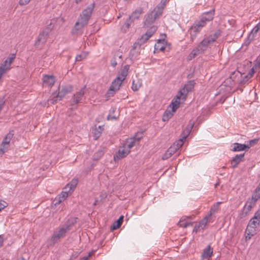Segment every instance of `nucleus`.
<instances>
[{
	"label": "nucleus",
	"instance_id": "nucleus-29",
	"mask_svg": "<svg viewBox=\"0 0 260 260\" xmlns=\"http://www.w3.org/2000/svg\"><path fill=\"white\" fill-rule=\"evenodd\" d=\"M213 251L210 246H208L203 251L202 256L203 258H209L212 255Z\"/></svg>",
	"mask_w": 260,
	"mask_h": 260
},
{
	"label": "nucleus",
	"instance_id": "nucleus-33",
	"mask_svg": "<svg viewBox=\"0 0 260 260\" xmlns=\"http://www.w3.org/2000/svg\"><path fill=\"white\" fill-rule=\"evenodd\" d=\"M123 216H121L113 224V225L111 226V229L113 230H116L117 229L119 228L123 221Z\"/></svg>",
	"mask_w": 260,
	"mask_h": 260
},
{
	"label": "nucleus",
	"instance_id": "nucleus-12",
	"mask_svg": "<svg viewBox=\"0 0 260 260\" xmlns=\"http://www.w3.org/2000/svg\"><path fill=\"white\" fill-rule=\"evenodd\" d=\"M13 135V133L10 132L4 138L0 147V152H1L2 154L8 149L9 144Z\"/></svg>",
	"mask_w": 260,
	"mask_h": 260
},
{
	"label": "nucleus",
	"instance_id": "nucleus-52",
	"mask_svg": "<svg viewBox=\"0 0 260 260\" xmlns=\"http://www.w3.org/2000/svg\"><path fill=\"white\" fill-rule=\"evenodd\" d=\"M30 0H20L19 4L21 6L26 5L27 4Z\"/></svg>",
	"mask_w": 260,
	"mask_h": 260
},
{
	"label": "nucleus",
	"instance_id": "nucleus-55",
	"mask_svg": "<svg viewBox=\"0 0 260 260\" xmlns=\"http://www.w3.org/2000/svg\"><path fill=\"white\" fill-rule=\"evenodd\" d=\"M250 78H249V77H247V75H245L243 79V82H247Z\"/></svg>",
	"mask_w": 260,
	"mask_h": 260
},
{
	"label": "nucleus",
	"instance_id": "nucleus-48",
	"mask_svg": "<svg viewBox=\"0 0 260 260\" xmlns=\"http://www.w3.org/2000/svg\"><path fill=\"white\" fill-rule=\"evenodd\" d=\"M140 87V85H138L137 84H135V82L133 81V84H132V89L134 91H137L139 89Z\"/></svg>",
	"mask_w": 260,
	"mask_h": 260
},
{
	"label": "nucleus",
	"instance_id": "nucleus-44",
	"mask_svg": "<svg viewBox=\"0 0 260 260\" xmlns=\"http://www.w3.org/2000/svg\"><path fill=\"white\" fill-rule=\"evenodd\" d=\"M58 93L56 95H54L52 99L49 100V102L52 104H55L58 101H60Z\"/></svg>",
	"mask_w": 260,
	"mask_h": 260
},
{
	"label": "nucleus",
	"instance_id": "nucleus-2",
	"mask_svg": "<svg viewBox=\"0 0 260 260\" xmlns=\"http://www.w3.org/2000/svg\"><path fill=\"white\" fill-rule=\"evenodd\" d=\"M220 35V31L218 30L213 34H211L205 38L188 55V60H190L200 54L203 53L210 47Z\"/></svg>",
	"mask_w": 260,
	"mask_h": 260
},
{
	"label": "nucleus",
	"instance_id": "nucleus-49",
	"mask_svg": "<svg viewBox=\"0 0 260 260\" xmlns=\"http://www.w3.org/2000/svg\"><path fill=\"white\" fill-rule=\"evenodd\" d=\"M171 156H172V154H170V153L167 150L166 151V152L162 156V158L164 160L167 159L169 158L170 157H171Z\"/></svg>",
	"mask_w": 260,
	"mask_h": 260
},
{
	"label": "nucleus",
	"instance_id": "nucleus-5",
	"mask_svg": "<svg viewBox=\"0 0 260 260\" xmlns=\"http://www.w3.org/2000/svg\"><path fill=\"white\" fill-rule=\"evenodd\" d=\"M52 28L53 26H52L51 23H50V24L39 34L35 43V46L37 47H39L40 45L43 44L46 42L48 35Z\"/></svg>",
	"mask_w": 260,
	"mask_h": 260
},
{
	"label": "nucleus",
	"instance_id": "nucleus-63",
	"mask_svg": "<svg viewBox=\"0 0 260 260\" xmlns=\"http://www.w3.org/2000/svg\"><path fill=\"white\" fill-rule=\"evenodd\" d=\"M197 230H198V228H197V226H196L194 227V231H197Z\"/></svg>",
	"mask_w": 260,
	"mask_h": 260
},
{
	"label": "nucleus",
	"instance_id": "nucleus-22",
	"mask_svg": "<svg viewBox=\"0 0 260 260\" xmlns=\"http://www.w3.org/2000/svg\"><path fill=\"white\" fill-rule=\"evenodd\" d=\"M44 84L49 86H52L55 82V77L52 75H45L43 77Z\"/></svg>",
	"mask_w": 260,
	"mask_h": 260
},
{
	"label": "nucleus",
	"instance_id": "nucleus-56",
	"mask_svg": "<svg viewBox=\"0 0 260 260\" xmlns=\"http://www.w3.org/2000/svg\"><path fill=\"white\" fill-rule=\"evenodd\" d=\"M3 243V238L1 236H0V247L2 246Z\"/></svg>",
	"mask_w": 260,
	"mask_h": 260
},
{
	"label": "nucleus",
	"instance_id": "nucleus-58",
	"mask_svg": "<svg viewBox=\"0 0 260 260\" xmlns=\"http://www.w3.org/2000/svg\"><path fill=\"white\" fill-rule=\"evenodd\" d=\"M90 256V254H89L87 256H84L82 259V260H87L88 257Z\"/></svg>",
	"mask_w": 260,
	"mask_h": 260
},
{
	"label": "nucleus",
	"instance_id": "nucleus-46",
	"mask_svg": "<svg viewBox=\"0 0 260 260\" xmlns=\"http://www.w3.org/2000/svg\"><path fill=\"white\" fill-rule=\"evenodd\" d=\"M8 206V203L4 201L0 200V211Z\"/></svg>",
	"mask_w": 260,
	"mask_h": 260
},
{
	"label": "nucleus",
	"instance_id": "nucleus-40",
	"mask_svg": "<svg viewBox=\"0 0 260 260\" xmlns=\"http://www.w3.org/2000/svg\"><path fill=\"white\" fill-rule=\"evenodd\" d=\"M210 217L208 215H207L206 216H205V218L200 222L199 225H198V228L201 227L202 229H203L206 225V224L208 222V220Z\"/></svg>",
	"mask_w": 260,
	"mask_h": 260
},
{
	"label": "nucleus",
	"instance_id": "nucleus-54",
	"mask_svg": "<svg viewBox=\"0 0 260 260\" xmlns=\"http://www.w3.org/2000/svg\"><path fill=\"white\" fill-rule=\"evenodd\" d=\"M107 119L110 120H116L117 119V117L115 116H112L111 114H109L107 117Z\"/></svg>",
	"mask_w": 260,
	"mask_h": 260
},
{
	"label": "nucleus",
	"instance_id": "nucleus-30",
	"mask_svg": "<svg viewBox=\"0 0 260 260\" xmlns=\"http://www.w3.org/2000/svg\"><path fill=\"white\" fill-rule=\"evenodd\" d=\"M201 30L199 29L197 27H196L194 25H192L190 29V40L191 42H193L195 38L197 37V34Z\"/></svg>",
	"mask_w": 260,
	"mask_h": 260
},
{
	"label": "nucleus",
	"instance_id": "nucleus-4",
	"mask_svg": "<svg viewBox=\"0 0 260 260\" xmlns=\"http://www.w3.org/2000/svg\"><path fill=\"white\" fill-rule=\"evenodd\" d=\"M260 223V209L258 210L254 214V216L249 221L245 233L246 240H250L252 236L256 233V229L259 226Z\"/></svg>",
	"mask_w": 260,
	"mask_h": 260
},
{
	"label": "nucleus",
	"instance_id": "nucleus-31",
	"mask_svg": "<svg viewBox=\"0 0 260 260\" xmlns=\"http://www.w3.org/2000/svg\"><path fill=\"white\" fill-rule=\"evenodd\" d=\"M103 129V126H99L98 128L93 129L92 133L95 140H97L100 137Z\"/></svg>",
	"mask_w": 260,
	"mask_h": 260
},
{
	"label": "nucleus",
	"instance_id": "nucleus-47",
	"mask_svg": "<svg viewBox=\"0 0 260 260\" xmlns=\"http://www.w3.org/2000/svg\"><path fill=\"white\" fill-rule=\"evenodd\" d=\"M257 139L251 140L248 142V144L246 145L249 146V148L250 147L254 146L257 142Z\"/></svg>",
	"mask_w": 260,
	"mask_h": 260
},
{
	"label": "nucleus",
	"instance_id": "nucleus-51",
	"mask_svg": "<svg viewBox=\"0 0 260 260\" xmlns=\"http://www.w3.org/2000/svg\"><path fill=\"white\" fill-rule=\"evenodd\" d=\"M254 74V70L253 68H252L249 72L248 74L247 75V77H249V78H251Z\"/></svg>",
	"mask_w": 260,
	"mask_h": 260
},
{
	"label": "nucleus",
	"instance_id": "nucleus-24",
	"mask_svg": "<svg viewBox=\"0 0 260 260\" xmlns=\"http://www.w3.org/2000/svg\"><path fill=\"white\" fill-rule=\"evenodd\" d=\"M94 8V3L90 4L86 9L83 10L82 14L89 19L93 12Z\"/></svg>",
	"mask_w": 260,
	"mask_h": 260
},
{
	"label": "nucleus",
	"instance_id": "nucleus-35",
	"mask_svg": "<svg viewBox=\"0 0 260 260\" xmlns=\"http://www.w3.org/2000/svg\"><path fill=\"white\" fill-rule=\"evenodd\" d=\"M174 113V112H173L172 109H171V111L169 110H167L165 111V112L163 115V117H162L163 121H166L169 120V119L170 118H171L172 117V116L173 115Z\"/></svg>",
	"mask_w": 260,
	"mask_h": 260
},
{
	"label": "nucleus",
	"instance_id": "nucleus-57",
	"mask_svg": "<svg viewBox=\"0 0 260 260\" xmlns=\"http://www.w3.org/2000/svg\"><path fill=\"white\" fill-rule=\"evenodd\" d=\"M118 57L119 59H120L122 57V55L120 54L119 53H118L117 55H115L114 57Z\"/></svg>",
	"mask_w": 260,
	"mask_h": 260
},
{
	"label": "nucleus",
	"instance_id": "nucleus-21",
	"mask_svg": "<svg viewBox=\"0 0 260 260\" xmlns=\"http://www.w3.org/2000/svg\"><path fill=\"white\" fill-rule=\"evenodd\" d=\"M72 90V86L70 85L62 86L61 90L58 92V96H59V100H61L64 96Z\"/></svg>",
	"mask_w": 260,
	"mask_h": 260
},
{
	"label": "nucleus",
	"instance_id": "nucleus-1",
	"mask_svg": "<svg viewBox=\"0 0 260 260\" xmlns=\"http://www.w3.org/2000/svg\"><path fill=\"white\" fill-rule=\"evenodd\" d=\"M76 218L70 217L63 224L56 228L53 231L51 236L46 241V246L48 248L53 247L61 239L64 238L68 232L76 222Z\"/></svg>",
	"mask_w": 260,
	"mask_h": 260
},
{
	"label": "nucleus",
	"instance_id": "nucleus-62",
	"mask_svg": "<svg viewBox=\"0 0 260 260\" xmlns=\"http://www.w3.org/2000/svg\"><path fill=\"white\" fill-rule=\"evenodd\" d=\"M82 0H76V3L78 4L80 2H81Z\"/></svg>",
	"mask_w": 260,
	"mask_h": 260
},
{
	"label": "nucleus",
	"instance_id": "nucleus-6",
	"mask_svg": "<svg viewBox=\"0 0 260 260\" xmlns=\"http://www.w3.org/2000/svg\"><path fill=\"white\" fill-rule=\"evenodd\" d=\"M260 198V196H251L248 199L243 208L242 215L246 216L251 210L255 206L256 201Z\"/></svg>",
	"mask_w": 260,
	"mask_h": 260
},
{
	"label": "nucleus",
	"instance_id": "nucleus-8",
	"mask_svg": "<svg viewBox=\"0 0 260 260\" xmlns=\"http://www.w3.org/2000/svg\"><path fill=\"white\" fill-rule=\"evenodd\" d=\"M122 81V80L119 79V77H116V78L112 82L111 85L107 92V95L108 97L114 95L115 92L119 89Z\"/></svg>",
	"mask_w": 260,
	"mask_h": 260
},
{
	"label": "nucleus",
	"instance_id": "nucleus-17",
	"mask_svg": "<svg viewBox=\"0 0 260 260\" xmlns=\"http://www.w3.org/2000/svg\"><path fill=\"white\" fill-rule=\"evenodd\" d=\"M140 139V138L136 137L127 139L123 145L125 146V148L128 149L130 151L131 149L135 145L138 144Z\"/></svg>",
	"mask_w": 260,
	"mask_h": 260
},
{
	"label": "nucleus",
	"instance_id": "nucleus-11",
	"mask_svg": "<svg viewBox=\"0 0 260 260\" xmlns=\"http://www.w3.org/2000/svg\"><path fill=\"white\" fill-rule=\"evenodd\" d=\"M183 95L180 94L178 92V94L176 95L174 99L172 100L169 107L171 108L173 112H175L177 109L179 107L181 101L183 102L186 100V98H183Z\"/></svg>",
	"mask_w": 260,
	"mask_h": 260
},
{
	"label": "nucleus",
	"instance_id": "nucleus-32",
	"mask_svg": "<svg viewBox=\"0 0 260 260\" xmlns=\"http://www.w3.org/2000/svg\"><path fill=\"white\" fill-rule=\"evenodd\" d=\"M221 204V202H217L215 204L213 205L210 210L209 213L208 214V216L211 217L213 214H215L217 212V211L219 209V205Z\"/></svg>",
	"mask_w": 260,
	"mask_h": 260
},
{
	"label": "nucleus",
	"instance_id": "nucleus-53",
	"mask_svg": "<svg viewBox=\"0 0 260 260\" xmlns=\"http://www.w3.org/2000/svg\"><path fill=\"white\" fill-rule=\"evenodd\" d=\"M111 66L113 67H116V66L117 65V63L116 61V58L114 57V59H113L112 60H111Z\"/></svg>",
	"mask_w": 260,
	"mask_h": 260
},
{
	"label": "nucleus",
	"instance_id": "nucleus-60",
	"mask_svg": "<svg viewBox=\"0 0 260 260\" xmlns=\"http://www.w3.org/2000/svg\"><path fill=\"white\" fill-rule=\"evenodd\" d=\"M165 49V47L164 46H161L159 48V50H161V51H164Z\"/></svg>",
	"mask_w": 260,
	"mask_h": 260
},
{
	"label": "nucleus",
	"instance_id": "nucleus-39",
	"mask_svg": "<svg viewBox=\"0 0 260 260\" xmlns=\"http://www.w3.org/2000/svg\"><path fill=\"white\" fill-rule=\"evenodd\" d=\"M260 30L258 28L255 26L251 30L250 34L248 36V39L250 41L252 40L256 36L257 33Z\"/></svg>",
	"mask_w": 260,
	"mask_h": 260
},
{
	"label": "nucleus",
	"instance_id": "nucleus-7",
	"mask_svg": "<svg viewBox=\"0 0 260 260\" xmlns=\"http://www.w3.org/2000/svg\"><path fill=\"white\" fill-rule=\"evenodd\" d=\"M161 15L162 13L160 11L154 8L153 11L147 14L146 20L144 22V26L148 27L149 25L152 24Z\"/></svg>",
	"mask_w": 260,
	"mask_h": 260
},
{
	"label": "nucleus",
	"instance_id": "nucleus-19",
	"mask_svg": "<svg viewBox=\"0 0 260 260\" xmlns=\"http://www.w3.org/2000/svg\"><path fill=\"white\" fill-rule=\"evenodd\" d=\"M129 152V149L125 148V146L123 145V147H121L118 152L114 155V159L116 160L123 158L128 155Z\"/></svg>",
	"mask_w": 260,
	"mask_h": 260
},
{
	"label": "nucleus",
	"instance_id": "nucleus-50",
	"mask_svg": "<svg viewBox=\"0 0 260 260\" xmlns=\"http://www.w3.org/2000/svg\"><path fill=\"white\" fill-rule=\"evenodd\" d=\"M102 200L103 199H98V198H96L95 201H94L93 203V205L94 206H96V205H100L101 203H102Z\"/></svg>",
	"mask_w": 260,
	"mask_h": 260
},
{
	"label": "nucleus",
	"instance_id": "nucleus-13",
	"mask_svg": "<svg viewBox=\"0 0 260 260\" xmlns=\"http://www.w3.org/2000/svg\"><path fill=\"white\" fill-rule=\"evenodd\" d=\"M86 87V86H84L79 91H77L73 95L71 99L72 105H77L82 100L85 94Z\"/></svg>",
	"mask_w": 260,
	"mask_h": 260
},
{
	"label": "nucleus",
	"instance_id": "nucleus-25",
	"mask_svg": "<svg viewBox=\"0 0 260 260\" xmlns=\"http://www.w3.org/2000/svg\"><path fill=\"white\" fill-rule=\"evenodd\" d=\"M142 13V8H138L134 12H133L131 15L129 17V19L132 20V22H134L135 20L138 19Z\"/></svg>",
	"mask_w": 260,
	"mask_h": 260
},
{
	"label": "nucleus",
	"instance_id": "nucleus-28",
	"mask_svg": "<svg viewBox=\"0 0 260 260\" xmlns=\"http://www.w3.org/2000/svg\"><path fill=\"white\" fill-rule=\"evenodd\" d=\"M128 69L129 68L128 66H125L122 69H121L117 77H119L120 79L124 81L126 76L127 75Z\"/></svg>",
	"mask_w": 260,
	"mask_h": 260
},
{
	"label": "nucleus",
	"instance_id": "nucleus-14",
	"mask_svg": "<svg viewBox=\"0 0 260 260\" xmlns=\"http://www.w3.org/2000/svg\"><path fill=\"white\" fill-rule=\"evenodd\" d=\"M194 85V81L193 80L188 81L184 86L179 91L180 94L183 95V98H186L188 93L193 88Z\"/></svg>",
	"mask_w": 260,
	"mask_h": 260
},
{
	"label": "nucleus",
	"instance_id": "nucleus-9",
	"mask_svg": "<svg viewBox=\"0 0 260 260\" xmlns=\"http://www.w3.org/2000/svg\"><path fill=\"white\" fill-rule=\"evenodd\" d=\"M78 182L76 178H74L72 181L67 184L63 188L60 195H68L69 193H72V191L75 188Z\"/></svg>",
	"mask_w": 260,
	"mask_h": 260
},
{
	"label": "nucleus",
	"instance_id": "nucleus-20",
	"mask_svg": "<svg viewBox=\"0 0 260 260\" xmlns=\"http://www.w3.org/2000/svg\"><path fill=\"white\" fill-rule=\"evenodd\" d=\"M244 153H241L240 154L236 155L231 160V165L233 168L237 167L238 165L242 161L244 160Z\"/></svg>",
	"mask_w": 260,
	"mask_h": 260
},
{
	"label": "nucleus",
	"instance_id": "nucleus-38",
	"mask_svg": "<svg viewBox=\"0 0 260 260\" xmlns=\"http://www.w3.org/2000/svg\"><path fill=\"white\" fill-rule=\"evenodd\" d=\"M168 1L169 0H161L160 3L155 8L162 14L166 4Z\"/></svg>",
	"mask_w": 260,
	"mask_h": 260
},
{
	"label": "nucleus",
	"instance_id": "nucleus-26",
	"mask_svg": "<svg viewBox=\"0 0 260 260\" xmlns=\"http://www.w3.org/2000/svg\"><path fill=\"white\" fill-rule=\"evenodd\" d=\"M248 148L249 146H247L246 144H242L238 143H236L234 144L231 150L233 151H240Z\"/></svg>",
	"mask_w": 260,
	"mask_h": 260
},
{
	"label": "nucleus",
	"instance_id": "nucleus-41",
	"mask_svg": "<svg viewBox=\"0 0 260 260\" xmlns=\"http://www.w3.org/2000/svg\"><path fill=\"white\" fill-rule=\"evenodd\" d=\"M186 139H183V137H182L181 138H180V139H179L178 141H177L175 143H174V146H175V147L177 149H179V148H180L183 145V143H184V140H185Z\"/></svg>",
	"mask_w": 260,
	"mask_h": 260
},
{
	"label": "nucleus",
	"instance_id": "nucleus-42",
	"mask_svg": "<svg viewBox=\"0 0 260 260\" xmlns=\"http://www.w3.org/2000/svg\"><path fill=\"white\" fill-rule=\"evenodd\" d=\"M133 22H132V20H130L129 19V18H128L125 23H124V24L122 26V30L124 31H126V30L128 29V28L129 27L131 24L133 23Z\"/></svg>",
	"mask_w": 260,
	"mask_h": 260
},
{
	"label": "nucleus",
	"instance_id": "nucleus-23",
	"mask_svg": "<svg viewBox=\"0 0 260 260\" xmlns=\"http://www.w3.org/2000/svg\"><path fill=\"white\" fill-rule=\"evenodd\" d=\"M214 9H212L210 11L205 12L201 17L206 22L212 21L214 18Z\"/></svg>",
	"mask_w": 260,
	"mask_h": 260
},
{
	"label": "nucleus",
	"instance_id": "nucleus-3",
	"mask_svg": "<svg viewBox=\"0 0 260 260\" xmlns=\"http://www.w3.org/2000/svg\"><path fill=\"white\" fill-rule=\"evenodd\" d=\"M157 27L156 26H151L147 32L142 36L140 39H138L136 42L134 44L133 48L129 52V57L131 59L134 60L137 58L140 54V48L142 45L144 44L156 31Z\"/></svg>",
	"mask_w": 260,
	"mask_h": 260
},
{
	"label": "nucleus",
	"instance_id": "nucleus-27",
	"mask_svg": "<svg viewBox=\"0 0 260 260\" xmlns=\"http://www.w3.org/2000/svg\"><path fill=\"white\" fill-rule=\"evenodd\" d=\"M194 125V122H189V124L187 125L185 129L182 132V137L183 139H186L189 135L191 129Z\"/></svg>",
	"mask_w": 260,
	"mask_h": 260
},
{
	"label": "nucleus",
	"instance_id": "nucleus-43",
	"mask_svg": "<svg viewBox=\"0 0 260 260\" xmlns=\"http://www.w3.org/2000/svg\"><path fill=\"white\" fill-rule=\"evenodd\" d=\"M88 55L87 52H84L80 54L77 55L76 57V61H80L82 59L85 58Z\"/></svg>",
	"mask_w": 260,
	"mask_h": 260
},
{
	"label": "nucleus",
	"instance_id": "nucleus-45",
	"mask_svg": "<svg viewBox=\"0 0 260 260\" xmlns=\"http://www.w3.org/2000/svg\"><path fill=\"white\" fill-rule=\"evenodd\" d=\"M178 149L174 145L171 146L168 149V151L170 154L172 155L174 154Z\"/></svg>",
	"mask_w": 260,
	"mask_h": 260
},
{
	"label": "nucleus",
	"instance_id": "nucleus-10",
	"mask_svg": "<svg viewBox=\"0 0 260 260\" xmlns=\"http://www.w3.org/2000/svg\"><path fill=\"white\" fill-rule=\"evenodd\" d=\"M78 182L76 178H74L72 181L67 184L63 188L60 195H68L69 193H72V191L75 188Z\"/></svg>",
	"mask_w": 260,
	"mask_h": 260
},
{
	"label": "nucleus",
	"instance_id": "nucleus-37",
	"mask_svg": "<svg viewBox=\"0 0 260 260\" xmlns=\"http://www.w3.org/2000/svg\"><path fill=\"white\" fill-rule=\"evenodd\" d=\"M68 196H59L58 198H55L53 200L52 203V206H56L58 204H59L62 201L64 200Z\"/></svg>",
	"mask_w": 260,
	"mask_h": 260
},
{
	"label": "nucleus",
	"instance_id": "nucleus-34",
	"mask_svg": "<svg viewBox=\"0 0 260 260\" xmlns=\"http://www.w3.org/2000/svg\"><path fill=\"white\" fill-rule=\"evenodd\" d=\"M185 218L184 217H182L180 221L178 222V225L180 226V227H182V228H186L188 226H190V225H192V223L191 222H186L185 221Z\"/></svg>",
	"mask_w": 260,
	"mask_h": 260
},
{
	"label": "nucleus",
	"instance_id": "nucleus-18",
	"mask_svg": "<svg viewBox=\"0 0 260 260\" xmlns=\"http://www.w3.org/2000/svg\"><path fill=\"white\" fill-rule=\"evenodd\" d=\"M14 57L8 58L0 67V72L3 74L10 69V66L14 60Z\"/></svg>",
	"mask_w": 260,
	"mask_h": 260
},
{
	"label": "nucleus",
	"instance_id": "nucleus-59",
	"mask_svg": "<svg viewBox=\"0 0 260 260\" xmlns=\"http://www.w3.org/2000/svg\"><path fill=\"white\" fill-rule=\"evenodd\" d=\"M97 154L101 157L103 154V152L102 151H100L97 153Z\"/></svg>",
	"mask_w": 260,
	"mask_h": 260
},
{
	"label": "nucleus",
	"instance_id": "nucleus-36",
	"mask_svg": "<svg viewBox=\"0 0 260 260\" xmlns=\"http://www.w3.org/2000/svg\"><path fill=\"white\" fill-rule=\"evenodd\" d=\"M207 22L203 19L202 17H201L200 20L199 21L194 23L193 25H194L196 27H197L200 30L201 29L205 26Z\"/></svg>",
	"mask_w": 260,
	"mask_h": 260
},
{
	"label": "nucleus",
	"instance_id": "nucleus-16",
	"mask_svg": "<svg viewBox=\"0 0 260 260\" xmlns=\"http://www.w3.org/2000/svg\"><path fill=\"white\" fill-rule=\"evenodd\" d=\"M89 19L82 14L80 15L78 21L75 23V27L79 30L86 25L88 22Z\"/></svg>",
	"mask_w": 260,
	"mask_h": 260
},
{
	"label": "nucleus",
	"instance_id": "nucleus-15",
	"mask_svg": "<svg viewBox=\"0 0 260 260\" xmlns=\"http://www.w3.org/2000/svg\"><path fill=\"white\" fill-rule=\"evenodd\" d=\"M89 19L82 14L80 15L78 21L75 23V27L79 30L86 25L88 22Z\"/></svg>",
	"mask_w": 260,
	"mask_h": 260
},
{
	"label": "nucleus",
	"instance_id": "nucleus-61",
	"mask_svg": "<svg viewBox=\"0 0 260 260\" xmlns=\"http://www.w3.org/2000/svg\"><path fill=\"white\" fill-rule=\"evenodd\" d=\"M256 26L260 30V22Z\"/></svg>",
	"mask_w": 260,
	"mask_h": 260
}]
</instances>
